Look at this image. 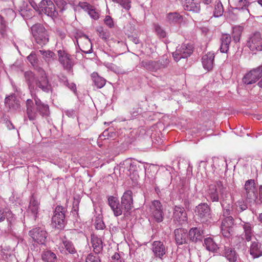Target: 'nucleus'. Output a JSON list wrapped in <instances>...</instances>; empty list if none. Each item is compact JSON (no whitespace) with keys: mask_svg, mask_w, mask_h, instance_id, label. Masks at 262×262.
<instances>
[{"mask_svg":"<svg viewBox=\"0 0 262 262\" xmlns=\"http://www.w3.org/2000/svg\"><path fill=\"white\" fill-rule=\"evenodd\" d=\"M39 11L49 16L53 17L57 14L55 6L51 0H42L39 4Z\"/></svg>","mask_w":262,"mask_h":262,"instance_id":"ddd939ff","label":"nucleus"},{"mask_svg":"<svg viewBox=\"0 0 262 262\" xmlns=\"http://www.w3.org/2000/svg\"><path fill=\"white\" fill-rule=\"evenodd\" d=\"M232 201L230 200L222 199L221 204L223 210V216H228L230 214L234 213V205H231Z\"/></svg>","mask_w":262,"mask_h":262,"instance_id":"5701e85b","label":"nucleus"},{"mask_svg":"<svg viewBox=\"0 0 262 262\" xmlns=\"http://www.w3.org/2000/svg\"><path fill=\"white\" fill-rule=\"evenodd\" d=\"M251 228V227L250 225L249 224H245L244 227V229H250Z\"/></svg>","mask_w":262,"mask_h":262,"instance_id":"69168bd1","label":"nucleus"},{"mask_svg":"<svg viewBox=\"0 0 262 262\" xmlns=\"http://www.w3.org/2000/svg\"><path fill=\"white\" fill-rule=\"evenodd\" d=\"M188 235L191 240L194 242H197L202 239V234L203 233V230H189Z\"/></svg>","mask_w":262,"mask_h":262,"instance_id":"79ce46f5","label":"nucleus"},{"mask_svg":"<svg viewBox=\"0 0 262 262\" xmlns=\"http://www.w3.org/2000/svg\"><path fill=\"white\" fill-rule=\"evenodd\" d=\"M148 213L157 222H161L163 220V207L161 202L154 200L149 206Z\"/></svg>","mask_w":262,"mask_h":262,"instance_id":"423d86ee","label":"nucleus"},{"mask_svg":"<svg viewBox=\"0 0 262 262\" xmlns=\"http://www.w3.org/2000/svg\"><path fill=\"white\" fill-rule=\"evenodd\" d=\"M27 59L34 69L38 72V69L41 68L39 67V61L36 54L34 52H32L27 57Z\"/></svg>","mask_w":262,"mask_h":262,"instance_id":"c9c22d12","label":"nucleus"},{"mask_svg":"<svg viewBox=\"0 0 262 262\" xmlns=\"http://www.w3.org/2000/svg\"><path fill=\"white\" fill-rule=\"evenodd\" d=\"M231 38L229 35L224 34L221 38V45L220 51L222 53H227L229 50V45L231 42Z\"/></svg>","mask_w":262,"mask_h":262,"instance_id":"7c9ffc66","label":"nucleus"},{"mask_svg":"<svg viewBox=\"0 0 262 262\" xmlns=\"http://www.w3.org/2000/svg\"><path fill=\"white\" fill-rule=\"evenodd\" d=\"M204 245L207 250L213 252H214L219 249L217 244L211 237H208L204 239Z\"/></svg>","mask_w":262,"mask_h":262,"instance_id":"f704fd0d","label":"nucleus"},{"mask_svg":"<svg viewBox=\"0 0 262 262\" xmlns=\"http://www.w3.org/2000/svg\"><path fill=\"white\" fill-rule=\"evenodd\" d=\"M202 1L203 3L206 5H209L212 2V0H202Z\"/></svg>","mask_w":262,"mask_h":262,"instance_id":"0e129e2a","label":"nucleus"},{"mask_svg":"<svg viewBox=\"0 0 262 262\" xmlns=\"http://www.w3.org/2000/svg\"><path fill=\"white\" fill-rule=\"evenodd\" d=\"M113 2L119 4L123 8L128 10L130 8V0H112Z\"/></svg>","mask_w":262,"mask_h":262,"instance_id":"49530a36","label":"nucleus"},{"mask_svg":"<svg viewBox=\"0 0 262 262\" xmlns=\"http://www.w3.org/2000/svg\"><path fill=\"white\" fill-rule=\"evenodd\" d=\"M173 221L179 225L186 224L187 223V214L184 209L180 206H175L173 212Z\"/></svg>","mask_w":262,"mask_h":262,"instance_id":"9d476101","label":"nucleus"},{"mask_svg":"<svg viewBox=\"0 0 262 262\" xmlns=\"http://www.w3.org/2000/svg\"><path fill=\"white\" fill-rule=\"evenodd\" d=\"M185 10L198 13L200 11V5L194 2V0H182Z\"/></svg>","mask_w":262,"mask_h":262,"instance_id":"4be33fe9","label":"nucleus"},{"mask_svg":"<svg viewBox=\"0 0 262 262\" xmlns=\"http://www.w3.org/2000/svg\"><path fill=\"white\" fill-rule=\"evenodd\" d=\"M9 23L3 16L0 15V34L4 36L8 29V24Z\"/></svg>","mask_w":262,"mask_h":262,"instance_id":"37998d69","label":"nucleus"},{"mask_svg":"<svg viewBox=\"0 0 262 262\" xmlns=\"http://www.w3.org/2000/svg\"><path fill=\"white\" fill-rule=\"evenodd\" d=\"M239 37H240V33H238L236 34H235V30H234V31H233V37L234 40L235 42L238 41L239 40V39H240Z\"/></svg>","mask_w":262,"mask_h":262,"instance_id":"052dcab7","label":"nucleus"},{"mask_svg":"<svg viewBox=\"0 0 262 262\" xmlns=\"http://www.w3.org/2000/svg\"><path fill=\"white\" fill-rule=\"evenodd\" d=\"M139 108L136 109L135 111H132L130 112L131 115L133 117H135L139 114Z\"/></svg>","mask_w":262,"mask_h":262,"instance_id":"e2e57ef3","label":"nucleus"},{"mask_svg":"<svg viewBox=\"0 0 262 262\" xmlns=\"http://www.w3.org/2000/svg\"><path fill=\"white\" fill-rule=\"evenodd\" d=\"M132 191L128 190L125 192L121 198V204L119 203L117 198L110 196L108 199V205L116 216L121 215L122 213L127 216L133 207V198Z\"/></svg>","mask_w":262,"mask_h":262,"instance_id":"f257e3e1","label":"nucleus"},{"mask_svg":"<svg viewBox=\"0 0 262 262\" xmlns=\"http://www.w3.org/2000/svg\"><path fill=\"white\" fill-rule=\"evenodd\" d=\"M0 15L9 23L12 22L15 17L16 14L12 9H5L2 10Z\"/></svg>","mask_w":262,"mask_h":262,"instance_id":"473e14b6","label":"nucleus"},{"mask_svg":"<svg viewBox=\"0 0 262 262\" xmlns=\"http://www.w3.org/2000/svg\"><path fill=\"white\" fill-rule=\"evenodd\" d=\"M141 64L142 67L150 72H157L158 70H160L158 61L143 60Z\"/></svg>","mask_w":262,"mask_h":262,"instance_id":"bb28decb","label":"nucleus"},{"mask_svg":"<svg viewBox=\"0 0 262 262\" xmlns=\"http://www.w3.org/2000/svg\"><path fill=\"white\" fill-rule=\"evenodd\" d=\"M248 207L246 203L243 200L237 201L234 204V213H238L246 210Z\"/></svg>","mask_w":262,"mask_h":262,"instance_id":"ea45409f","label":"nucleus"},{"mask_svg":"<svg viewBox=\"0 0 262 262\" xmlns=\"http://www.w3.org/2000/svg\"><path fill=\"white\" fill-rule=\"evenodd\" d=\"M226 191V187L222 181H216L208 186L207 191V198L212 202H217L219 201V193L224 194Z\"/></svg>","mask_w":262,"mask_h":262,"instance_id":"f03ea898","label":"nucleus"},{"mask_svg":"<svg viewBox=\"0 0 262 262\" xmlns=\"http://www.w3.org/2000/svg\"><path fill=\"white\" fill-rule=\"evenodd\" d=\"M91 77L95 85L98 89H101L105 84L106 80L99 76L97 73L94 72L91 74Z\"/></svg>","mask_w":262,"mask_h":262,"instance_id":"72a5a7b5","label":"nucleus"},{"mask_svg":"<svg viewBox=\"0 0 262 262\" xmlns=\"http://www.w3.org/2000/svg\"><path fill=\"white\" fill-rule=\"evenodd\" d=\"M192 48V45L190 44H183L178 47L176 51L172 53L174 60L178 61L181 58H187L191 54Z\"/></svg>","mask_w":262,"mask_h":262,"instance_id":"6e6552de","label":"nucleus"},{"mask_svg":"<svg viewBox=\"0 0 262 262\" xmlns=\"http://www.w3.org/2000/svg\"><path fill=\"white\" fill-rule=\"evenodd\" d=\"M233 219L231 216H227L222 221L221 229H228L232 228Z\"/></svg>","mask_w":262,"mask_h":262,"instance_id":"a19ab883","label":"nucleus"},{"mask_svg":"<svg viewBox=\"0 0 262 262\" xmlns=\"http://www.w3.org/2000/svg\"><path fill=\"white\" fill-rule=\"evenodd\" d=\"M245 239L247 241H250L251 239L252 234L250 230H245Z\"/></svg>","mask_w":262,"mask_h":262,"instance_id":"13d9d810","label":"nucleus"},{"mask_svg":"<svg viewBox=\"0 0 262 262\" xmlns=\"http://www.w3.org/2000/svg\"><path fill=\"white\" fill-rule=\"evenodd\" d=\"M112 259L116 260L117 262H121L120 256L119 253H115L112 256Z\"/></svg>","mask_w":262,"mask_h":262,"instance_id":"bf43d9fd","label":"nucleus"},{"mask_svg":"<svg viewBox=\"0 0 262 262\" xmlns=\"http://www.w3.org/2000/svg\"><path fill=\"white\" fill-rule=\"evenodd\" d=\"M214 57V53L213 52H208L202 57V62L205 69L208 71H210L212 69Z\"/></svg>","mask_w":262,"mask_h":262,"instance_id":"f3484780","label":"nucleus"},{"mask_svg":"<svg viewBox=\"0 0 262 262\" xmlns=\"http://www.w3.org/2000/svg\"><path fill=\"white\" fill-rule=\"evenodd\" d=\"M224 12V9L222 4L220 1H215L213 15L215 17L221 16Z\"/></svg>","mask_w":262,"mask_h":262,"instance_id":"c03bdc74","label":"nucleus"},{"mask_svg":"<svg viewBox=\"0 0 262 262\" xmlns=\"http://www.w3.org/2000/svg\"><path fill=\"white\" fill-rule=\"evenodd\" d=\"M183 230H174L176 241L178 245H182L186 242L187 233L182 232Z\"/></svg>","mask_w":262,"mask_h":262,"instance_id":"4c0bfd02","label":"nucleus"},{"mask_svg":"<svg viewBox=\"0 0 262 262\" xmlns=\"http://www.w3.org/2000/svg\"><path fill=\"white\" fill-rule=\"evenodd\" d=\"M94 225L96 229H103L104 227V224L100 219H96Z\"/></svg>","mask_w":262,"mask_h":262,"instance_id":"864d4df0","label":"nucleus"},{"mask_svg":"<svg viewBox=\"0 0 262 262\" xmlns=\"http://www.w3.org/2000/svg\"><path fill=\"white\" fill-rule=\"evenodd\" d=\"M91 243L93 247V251L96 254L100 253L103 250V243L102 239L96 235H92Z\"/></svg>","mask_w":262,"mask_h":262,"instance_id":"cd10ccee","label":"nucleus"},{"mask_svg":"<svg viewBox=\"0 0 262 262\" xmlns=\"http://www.w3.org/2000/svg\"><path fill=\"white\" fill-rule=\"evenodd\" d=\"M69 0H56V3L57 6L61 7L62 9H64L68 3H69Z\"/></svg>","mask_w":262,"mask_h":262,"instance_id":"5fc2aeb1","label":"nucleus"},{"mask_svg":"<svg viewBox=\"0 0 262 262\" xmlns=\"http://www.w3.org/2000/svg\"><path fill=\"white\" fill-rule=\"evenodd\" d=\"M79 6L86 11L92 18L97 20L99 18V12L94 6L86 2H80Z\"/></svg>","mask_w":262,"mask_h":262,"instance_id":"2eb2a0df","label":"nucleus"},{"mask_svg":"<svg viewBox=\"0 0 262 262\" xmlns=\"http://www.w3.org/2000/svg\"><path fill=\"white\" fill-rule=\"evenodd\" d=\"M66 209L61 206H57L54 211L52 219V226L57 229H62L66 224L65 212Z\"/></svg>","mask_w":262,"mask_h":262,"instance_id":"20e7f679","label":"nucleus"},{"mask_svg":"<svg viewBox=\"0 0 262 262\" xmlns=\"http://www.w3.org/2000/svg\"><path fill=\"white\" fill-rule=\"evenodd\" d=\"M62 243L66 250L71 254H74L76 253V250L73 244V243L68 241L66 237L62 239Z\"/></svg>","mask_w":262,"mask_h":262,"instance_id":"58836bf2","label":"nucleus"},{"mask_svg":"<svg viewBox=\"0 0 262 262\" xmlns=\"http://www.w3.org/2000/svg\"><path fill=\"white\" fill-rule=\"evenodd\" d=\"M32 34L36 42L41 46L46 45L49 41V35L45 27L37 24L31 28Z\"/></svg>","mask_w":262,"mask_h":262,"instance_id":"7ed1b4c3","label":"nucleus"},{"mask_svg":"<svg viewBox=\"0 0 262 262\" xmlns=\"http://www.w3.org/2000/svg\"><path fill=\"white\" fill-rule=\"evenodd\" d=\"M29 235L38 244H43L47 237L46 230H30Z\"/></svg>","mask_w":262,"mask_h":262,"instance_id":"6ab92c4d","label":"nucleus"},{"mask_svg":"<svg viewBox=\"0 0 262 262\" xmlns=\"http://www.w3.org/2000/svg\"><path fill=\"white\" fill-rule=\"evenodd\" d=\"M210 208L206 203H201L195 209V215L200 219L202 222L210 217Z\"/></svg>","mask_w":262,"mask_h":262,"instance_id":"4468645a","label":"nucleus"},{"mask_svg":"<svg viewBox=\"0 0 262 262\" xmlns=\"http://www.w3.org/2000/svg\"><path fill=\"white\" fill-rule=\"evenodd\" d=\"M223 255L225 256L229 262H236L238 255L234 249L228 247H224V252Z\"/></svg>","mask_w":262,"mask_h":262,"instance_id":"a878e982","label":"nucleus"},{"mask_svg":"<svg viewBox=\"0 0 262 262\" xmlns=\"http://www.w3.org/2000/svg\"><path fill=\"white\" fill-rule=\"evenodd\" d=\"M41 257L42 259L47 262H55L57 259L56 254L50 250L44 251Z\"/></svg>","mask_w":262,"mask_h":262,"instance_id":"e433bc0d","label":"nucleus"},{"mask_svg":"<svg viewBox=\"0 0 262 262\" xmlns=\"http://www.w3.org/2000/svg\"><path fill=\"white\" fill-rule=\"evenodd\" d=\"M259 220L261 223H262V213H260L259 215Z\"/></svg>","mask_w":262,"mask_h":262,"instance_id":"774afa93","label":"nucleus"},{"mask_svg":"<svg viewBox=\"0 0 262 262\" xmlns=\"http://www.w3.org/2000/svg\"><path fill=\"white\" fill-rule=\"evenodd\" d=\"M85 262H101V260L98 256L90 253L86 256Z\"/></svg>","mask_w":262,"mask_h":262,"instance_id":"09e8293b","label":"nucleus"},{"mask_svg":"<svg viewBox=\"0 0 262 262\" xmlns=\"http://www.w3.org/2000/svg\"><path fill=\"white\" fill-rule=\"evenodd\" d=\"M7 123H8V125H7L8 127L10 129L14 128L13 125L11 122H8Z\"/></svg>","mask_w":262,"mask_h":262,"instance_id":"338daca9","label":"nucleus"},{"mask_svg":"<svg viewBox=\"0 0 262 262\" xmlns=\"http://www.w3.org/2000/svg\"><path fill=\"white\" fill-rule=\"evenodd\" d=\"M262 77V65L256 69H254L246 73L242 81L246 84H252L255 83Z\"/></svg>","mask_w":262,"mask_h":262,"instance_id":"1a4fd4ad","label":"nucleus"},{"mask_svg":"<svg viewBox=\"0 0 262 262\" xmlns=\"http://www.w3.org/2000/svg\"><path fill=\"white\" fill-rule=\"evenodd\" d=\"M24 76L25 80L28 84L29 89H30L31 96H33V95L35 94V93L34 92V83H35V81L36 80L35 75L32 72L29 71L25 73Z\"/></svg>","mask_w":262,"mask_h":262,"instance_id":"b1692460","label":"nucleus"},{"mask_svg":"<svg viewBox=\"0 0 262 262\" xmlns=\"http://www.w3.org/2000/svg\"><path fill=\"white\" fill-rule=\"evenodd\" d=\"M38 52L42 55L43 59L48 64L52 63L57 58L56 54L52 51L40 50Z\"/></svg>","mask_w":262,"mask_h":262,"instance_id":"c756f323","label":"nucleus"},{"mask_svg":"<svg viewBox=\"0 0 262 262\" xmlns=\"http://www.w3.org/2000/svg\"><path fill=\"white\" fill-rule=\"evenodd\" d=\"M36 106V110L42 116H48L49 114V108L47 104L43 103L37 97L36 94L32 96Z\"/></svg>","mask_w":262,"mask_h":262,"instance_id":"a211bd4d","label":"nucleus"},{"mask_svg":"<svg viewBox=\"0 0 262 262\" xmlns=\"http://www.w3.org/2000/svg\"><path fill=\"white\" fill-rule=\"evenodd\" d=\"M151 249L154 255L161 259L166 253L165 247L163 243L160 241L154 242Z\"/></svg>","mask_w":262,"mask_h":262,"instance_id":"dca6fc26","label":"nucleus"},{"mask_svg":"<svg viewBox=\"0 0 262 262\" xmlns=\"http://www.w3.org/2000/svg\"><path fill=\"white\" fill-rule=\"evenodd\" d=\"M100 37L103 39H107L109 37V33L107 31H104L102 28H100L98 30Z\"/></svg>","mask_w":262,"mask_h":262,"instance_id":"603ef678","label":"nucleus"},{"mask_svg":"<svg viewBox=\"0 0 262 262\" xmlns=\"http://www.w3.org/2000/svg\"><path fill=\"white\" fill-rule=\"evenodd\" d=\"M104 22V24L110 28H113L114 26L113 18L108 15L105 16Z\"/></svg>","mask_w":262,"mask_h":262,"instance_id":"3c124183","label":"nucleus"},{"mask_svg":"<svg viewBox=\"0 0 262 262\" xmlns=\"http://www.w3.org/2000/svg\"><path fill=\"white\" fill-rule=\"evenodd\" d=\"M249 5V3L247 0H239L236 4V9L239 10H246L248 12L247 7Z\"/></svg>","mask_w":262,"mask_h":262,"instance_id":"de8ad7c7","label":"nucleus"},{"mask_svg":"<svg viewBox=\"0 0 262 262\" xmlns=\"http://www.w3.org/2000/svg\"><path fill=\"white\" fill-rule=\"evenodd\" d=\"M245 190L246 191V199L249 202L256 201V189L254 180L250 179L246 181L245 184Z\"/></svg>","mask_w":262,"mask_h":262,"instance_id":"f8f14e48","label":"nucleus"},{"mask_svg":"<svg viewBox=\"0 0 262 262\" xmlns=\"http://www.w3.org/2000/svg\"><path fill=\"white\" fill-rule=\"evenodd\" d=\"M58 61L63 69L70 72L75 64V60L72 55L64 50H59L57 51Z\"/></svg>","mask_w":262,"mask_h":262,"instance_id":"39448f33","label":"nucleus"},{"mask_svg":"<svg viewBox=\"0 0 262 262\" xmlns=\"http://www.w3.org/2000/svg\"><path fill=\"white\" fill-rule=\"evenodd\" d=\"M67 85L69 88V89H70L71 90H72L73 91H75L76 85L74 83H72L71 84L68 83Z\"/></svg>","mask_w":262,"mask_h":262,"instance_id":"680f3d73","label":"nucleus"},{"mask_svg":"<svg viewBox=\"0 0 262 262\" xmlns=\"http://www.w3.org/2000/svg\"><path fill=\"white\" fill-rule=\"evenodd\" d=\"M247 46L252 51L262 50V38L259 32H256L251 35L247 41Z\"/></svg>","mask_w":262,"mask_h":262,"instance_id":"9b49d317","label":"nucleus"},{"mask_svg":"<svg viewBox=\"0 0 262 262\" xmlns=\"http://www.w3.org/2000/svg\"><path fill=\"white\" fill-rule=\"evenodd\" d=\"M158 62L160 69H162L167 67L169 63V60L167 55H164L162 56L161 59L158 61Z\"/></svg>","mask_w":262,"mask_h":262,"instance_id":"a18cd8bd","label":"nucleus"},{"mask_svg":"<svg viewBox=\"0 0 262 262\" xmlns=\"http://www.w3.org/2000/svg\"><path fill=\"white\" fill-rule=\"evenodd\" d=\"M39 202L34 196H32L30 201V205L28 208V212H31L33 215V219L35 220L37 217Z\"/></svg>","mask_w":262,"mask_h":262,"instance_id":"c85d7f7f","label":"nucleus"},{"mask_svg":"<svg viewBox=\"0 0 262 262\" xmlns=\"http://www.w3.org/2000/svg\"><path fill=\"white\" fill-rule=\"evenodd\" d=\"M26 116L30 121H33L36 119L37 113L34 107L33 100L28 99L26 102Z\"/></svg>","mask_w":262,"mask_h":262,"instance_id":"aec40b11","label":"nucleus"},{"mask_svg":"<svg viewBox=\"0 0 262 262\" xmlns=\"http://www.w3.org/2000/svg\"><path fill=\"white\" fill-rule=\"evenodd\" d=\"M257 199V203H262V185H260L259 188V198Z\"/></svg>","mask_w":262,"mask_h":262,"instance_id":"4d7b16f0","label":"nucleus"},{"mask_svg":"<svg viewBox=\"0 0 262 262\" xmlns=\"http://www.w3.org/2000/svg\"><path fill=\"white\" fill-rule=\"evenodd\" d=\"M155 29L156 32L159 37L164 38L166 36L165 31L159 25H155Z\"/></svg>","mask_w":262,"mask_h":262,"instance_id":"8fccbe9b","label":"nucleus"},{"mask_svg":"<svg viewBox=\"0 0 262 262\" xmlns=\"http://www.w3.org/2000/svg\"><path fill=\"white\" fill-rule=\"evenodd\" d=\"M10 215L11 213L9 212H7L5 213L3 211L0 210V222L4 221V220L5 219V216L7 217L8 216V215Z\"/></svg>","mask_w":262,"mask_h":262,"instance_id":"6e6d98bb","label":"nucleus"},{"mask_svg":"<svg viewBox=\"0 0 262 262\" xmlns=\"http://www.w3.org/2000/svg\"><path fill=\"white\" fill-rule=\"evenodd\" d=\"M37 72L39 76L35 81L37 88L46 93H49L51 90V86L45 70L42 68H39Z\"/></svg>","mask_w":262,"mask_h":262,"instance_id":"0eeeda50","label":"nucleus"},{"mask_svg":"<svg viewBox=\"0 0 262 262\" xmlns=\"http://www.w3.org/2000/svg\"><path fill=\"white\" fill-rule=\"evenodd\" d=\"M182 20V16L177 12L169 13L166 16V20L170 24H179Z\"/></svg>","mask_w":262,"mask_h":262,"instance_id":"2f4dec72","label":"nucleus"},{"mask_svg":"<svg viewBox=\"0 0 262 262\" xmlns=\"http://www.w3.org/2000/svg\"><path fill=\"white\" fill-rule=\"evenodd\" d=\"M5 104L7 107L13 110H16L20 107V103L15 94H11L6 97Z\"/></svg>","mask_w":262,"mask_h":262,"instance_id":"412c9836","label":"nucleus"},{"mask_svg":"<svg viewBox=\"0 0 262 262\" xmlns=\"http://www.w3.org/2000/svg\"><path fill=\"white\" fill-rule=\"evenodd\" d=\"M250 255L253 258H258L262 256V249L260 245L257 242H252L249 249Z\"/></svg>","mask_w":262,"mask_h":262,"instance_id":"393cba45","label":"nucleus"}]
</instances>
